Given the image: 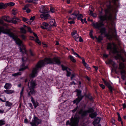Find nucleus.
Returning a JSON list of instances; mask_svg holds the SVG:
<instances>
[{"instance_id": "obj_1", "label": "nucleus", "mask_w": 126, "mask_h": 126, "mask_svg": "<svg viewBox=\"0 0 126 126\" xmlns=\"http://www.w3.org/2000/svg\"><path fill=\"white\" fill-rule=\"evenodd\" d=\"M61 62L60 59L57 57H54L52 59L46 58L44 60L39 61L34 67L32 71V73L29 76L31 78H33L37 76L38 72L39 69L44 66L46 64H53L60 65Z\"/></svg>"}, {"instance_id": "obj_2", "label": "nucleus", "mask_w": 126, "mask_h": 126, "mask_svg": "<svg viewBox=\"0 0 126 126\" xmlns=\"http://www.w3.org/2000/svg\"><path fill=\"white\" fill-rule=\"evenodd\" d=\"M111 3V2L110 1L107 2L106 4L107 8L105 10V15L103 16L100 15L99 16L100 20L96 23H93V25L94 27L102 30L103 32H105L106 29L103 27L104 24L103 21L107 19L108 17L107 15L109 14L110 10L112 9Z\"/></svg>"}, {"instance_id": "obj_3", "label": "nucleus", "mask_w": 126, "mask_h": 126, "mask_svg": "<svg viewBox=\"0 0 126 126\" xmlns=\"http://www.w3.org/2000/svg\"><path fill=\"white\" fill-rule=\"evenodd\" d=\"M37 85L36 81L33 79L31 80L28 82V88L27 91L28 93V96H31V95H34L36 93V91L34 90Z\"/></svg>"}, {"instance_id": "obj_4", "label": "nucleus", "mask_w": 126, "mask_h": 126, "mask_svg": "<svg viewBox=\"0 0 126 126\" xmlns=\"http://www.w3.org/2000/svg\"><path fill=\"white\" fill-rule=\"evenodd\" d=\"M94 111L93 108H90L87 110H84L83 109H80L79 111H77V112L82 118H83L86 116L88 115V113L93 112Z\"/></svg>"}, {"instance_id": "obj_5", "label": "nucleus", "mask_w": 126, "mask_h": 126, "mask_svg": "<svg viewBox=\"0 0 126 126\" xmlns=\"http://www.w3.org/2000/svg\"><path fill=\"white\" fill-rule=\"evenodd\" d=\"M101 35L104 34L105 36H106L107 38L109 40H111L112 38H114L115 40L119 41V37L117 36L116 32H111V33H106V32H102Z\"/></svg>"}, {"instance_id": "obj_6", "label": "nucleus", "mask_w": 126, "mask_h": 126, "mask_svg": "<svg viewBox=\"0 0 126 126\" xmlns=\"http://www.w3.org/2000/svg\"><path fill=\"white\" fill-rule=\"evenodd\" d=\"M70 122L69 120L67 121L66 125H70L71 126H78V124L79 122V119L76 116L73 117L72 116L71 118Z\"/></svg>"}, {"instance_id": "obj_7", "label": "nucleus", "mask_w": 126, "mask_h": 126, "mask_svg": "<svg viewBox=\"0 0 126 126\" xmlns=\"http://www.w3.org/2000/svg\"><path fill=\"white\" fill-rule=\"evenodd\" d=\"M0 24L6 27L5 28L3 26H0V32H12L13 31L12 29H9L7 27V25L2 19H0Z\"/></svg>"}, {"instance_id": "obj_8", "label": "nucleus", "mask_w": 126, "mask_h": 126, "mask_svg": "<svg viewBox=\"0 0 126 126\" xmlns=\"http://www.w3.org/2000/svg\"><path fill=\"white\" fill-rule=\"evenodd\" d=\"M41 123L40 120L37 117L34 116V117L33 119L32 122H30V124L31 125H38Z\"/></svg>"}, {"instance_id": "obj_9", "label": "nucleus", "mask_w": 126, "mask_h": 126, "mask_svg": "<svg viewBox=\"0 0 126 126\" xmlns=\"http://www.w3.org/2000/svg\"><path fill=\"white\" fill-rule=\"evenodd\" d=\"M71 16H72V18L70 17L68 19H74L77 18L78 19L80 20H81V19L83 17L82 15L81 14H76L75 12L73 13L71 15Z\"/></svg>"}, {"instance_id": "obj_10", "label": "nucleus", "mask_w": 126, "mask_h": 126, "mask_svg": "<svg viewBox=\"0 0 126 126\" xmlns=\"http://www.w3.org/2000/svg\"><path fill=\"white\" fill-rule=\"evenodd\" d=\"M41 27L43 29H46L47 31H50L51 29V27L47 23L45 22L43 23Z\"/></svg>"}, {"instance_id": "obj_11", "label": "nucleus", "mask_w": 126, "mask_h": 126, "mask_svg": "<svg viewBox=\"0 0 126 126\" xmlns=\"http://www.w3.org/2000/svg\"><path fill=\"white\" fill-rule=\"evenodd\" d=\"M112 52L113 54L117 53V55L115 56V59H117L121 57V55L120 54H118V51L117 50L116 47H114L112 49H111Z\"/></svg>"}, {"instance_id": "obj_12", "label": "nucleus", "mask_w": 126, "mask_h": 126, "mask_svg": "<svg viewBox=\"0 0 126 126\" xmlns=\"http://www.w3.org/2000/svg\"><path fill=\"white\" fill-rule=\"evenodd\" d=\"M49 11L47 7L45 5H42L41 6L40 11L42 13H47Z\"/></svg>"}, {"instance_id": "obj_13", "label": "nucleus", "mask_w": 126, "mask_h": 126, "mask_svg": "<svg viewBox=\"0 0 126 126\" xmlns=\"http://www.w3.org/2000/svg\"><path fill=\"white\" fill-rule=\"evenodd\" d=\"M23 27L20 28V30L21 31H23V32H32L31 29L29 27L25 25H23Z\"/></svg>"}, {"instance_id": "obj_14", "label": "nucleus", "mask_w": 126, "mask_h": 126, "mask_svg": "<svg viewBox=\"0 0 126 126\" xmlns=\"http://www.w3.org/2000/svg\"><path fill=\"white\" fill-rule=\"evenodd\" d=\"M115 24L113 22H112L110 25V27H109L108 29L111 32H116V30L115 27Z\"/></svg>"}, {"instance_id": "obj_15", "label": "nucleus", "mask_w": 126, "mask_h": 126, "mask_svg": "<svg viewBox=\"0 0 126 126\" xmlns=\"http://www.w3.org/2000/svg\"><path fill=\"white\" fill-rule=\"evenodd\" d=\"M31 95V96H29V97L30 96L31 98V101L32 103L35 108L37 107L38 106V103L37 101L35 102L33 97Z\"/></svg>"}, {"instance_id": "obj_16", "label": "nucleus", "mask_w": 126, "mask_h": 126, "mask_svg": "<svg viewBox=\"0 0 126 126\" xmlns=\"http://www.w3.org/2000/svg\"><path fill=\"white\" fill-rule=\"evenodd\" d=\"M71 35L76 41H77V39L79 38V36L76 32H72Z\"/></svg>"}, {"instance_id": "obj_17", "label": "nucleus", "mask_w": 126, "mask_h": 126, "mask_svg": "<svg viewBox=\"0 0 126 126\" xmlns=\"http://www.w3.org/2000/svg\"><path fill=\"white\" fill-rule=\"evenodd\" d=\"M104 84L109 89L110 93H112V88L110 84L107 81L106 82H104Z\"/></svg>"}, {"instance_id": "obj_18", "label": "nucleus", "mask_w": 126, "mask_h": 126, "mask_svg": "<svg viewBox=\"0 0 126 126\" xmlns=\"http://www.w3.org/2000/svg\"><path fill=\"white\" fill-rule=\"evenodd\" d=\"M82 98H82V97H78L76 98L75 100L73 101V103L74 104L76 103V105H77L81 100L82 99Z\"/></svg>"}, {"instance_id": "obj_19", "label": "nucleus", "mask_w": 126, "mask_h": 126, "mask_svg": "<svg viewBox=\"0 0 126 126\" xmlns=\"http://www.w3.org/2000/svg\"><path fill=\"white\" fill-rule=\"evenodd\" d=\"M11 22H12L14 23L15 24L17 22H19L20 21V20L17 17H14L12 18V20H11Z\"/></svg>"}, {"instance_id": "obj_20", "label": "nucleus", "mask_w": 126, "mask_h": 126, "mask_svg": "<svg viewBox=\"0 0 126 126\" xmlns=\"http://www.w3.org/2000/svg\"><path fill=\"white\" fill-rule=\"evenodd\" d=\"M82 63L83 64L84 66L86 68L88 69H90V67H89L88 65L85 62L84 58H82Z\"/></svg>"}, {"instance_id": "obj_21", "label": "nucleus", "mask_w": 126, "mask_h": 126, "mask_svg": "<svg viewBox=\"0 0 126 126\" xmlns=\"http://www.w3.org/2000/svg\"><path fill=\"white\" fill-rule=\"evenodd\" d=\"M2 19L7 22H11V21L9 19V17L8 16H3L2 17Z\"/></svg>"}, {"instance_id": "obj_22", "label": "nucleus", "mask_w": 126, "mask_h": 126, "mask_svg": "<svg viewBox=\"0 0 126 126\" xmlns=\"http://www.w3.org/2000/svg\"><path fill=\"white\" fill-rule=\"evenodd\" d=\"M50 24L52 26H56V24L55 22V20L54 19H51L50 21Z\"/></svg>"}, {"instance_id": "obj_23", "label": "nucleus", "mask_w": 126, "mask_h": 126, "mask_svg": "<svg viewBox=\"0 0 126 126\" xmlns=\"http://www.w3.org/2000/svg\"><path fill=\"white\" fill-rule=\"evenodd\" d=\"M24 65L25 64L24 63H23L21 66V67H21V68L19 69V71H22L28 68L27 66H24Z\"/></svg>"}, {"instance_id": "obj_24", "label": "nucleus", "mask_w": 126, "mask_h": 126, "mask_svg": "<svg viewBox=\"0 0 126 126\" xmlns=\"http://www.w3.org/2000/svg\"><path fill=\"white\" fill-rule=\"evenodd\" d=\"M76 91L77 93V96H78V97H82L83 98V96L81 95V91L79 90L78 89H76Z\"/></svg>"}, {"instance_id": "obj_25", "label": "nucleus", "mask_w": 126, "mask_h": 126, "mask_svg": "<svg viewBox=\"0 0 126 126\" xmlns=\"http://www.w3.org/2000/svg\"><path fill=\"white\" fill-rule=\"evenodd\" d=\"M12 86L11 84L10 83H6L4 86V88L6 89H10Z\"/></svg>"}, {"instance_id": "obj_26", "label": "nucleus", "mask_w": 126, "mask_h": 126, "mask_svg": "<svg viewBox=\"0 0 126 126\" xmlns=\"http://www.w3.org/2000/svg\"><path fill=\"white\" fill-rule=\"evenodd\" d=\"M6 98L4 95H0V101L2 102H5L6 101Z\"/></svg>"}, {"instance_id": "obj_27", "label": "nucleus", "mask_w": 126, "mask_h": 126, "mask_svg": "<svg viewBox=\"0 0 126 126\" xmlns=\"http://www.w3.org/2000/svg\"><path fill=\"white\" fill-rule=\"evenodd\" d=\"M100 122V120L99 119H96L94 121V126H96L97 124L99 123Z\"/></svg>"}, {"instance_id": "obj_28", "label": "nucleus", "mask_w": 126, "mask_h": 126, "mask_svg": "<svg viewBox=\"0 0 126 126\" xmlns=\"http://www.w3.org/2000/svg\"><path fill=\"white\" fill-rule=\"evenodd\" d=\"M7 7L6 3L4 4L3 3L1 2L0 3V9L5 8Z\"/></svg>"}, {"instance_id": "obj_29", "label": "nucleus", "mask_w": 126, "mask_h": 126, "mask_svg": "<svg viewBox=\"0 0 126 126\" xmlns=\"http://www.w3.org/2000/svg\"><path fill=\"white\" fill-rule=\"evenodd\" d=\"M95 37L97 40V42H101L103 39V37L101 35L99 36L98 38L96 37L95 36Z\"/></svg>"}, {"instance_id": "obj_30", "label": "nucleus", "mask_w": 126, "mask_h": 126, "mask_svg": "<svg viewBox=\"0 0 126 126\" xmlns=\"http://www.w3.org/2000/svg\"><path fill=\"white\" fill-rule=\"evenodd\" d=\"M4 92L7 94H10L14 93V91L13 90H4Z\"/></svg>"}, {"instance_id": "obj_31", "label": "nucleus", "mask_w": 126, "mask_h": 126, "mask_svg": "<svg viewBox=\"0 0 126 126\" xmlns=\"http://www.w3.org/2000/svg\"><path fill=\"white\" fill-rule=\"evenodd\" d=\"M97 115V113L96 112H94L89 114V116L92 118H93L96 117Z\"/></svg>"}, {"instance_id": "obj_32", "label": "nucleus", "mask_w": 126, "mask_h": 126, "mask_svg": "<svg viewBox=\"0 0 126 126\" xmlns=\"http://www.w3.org/2000/svg\"><path fill=\"white\" fill-rule=\"evenodd\" d=\"M5 106H6L10 107L13 105L12 103H11L8 101H6Z\"/></svg>"}, {"instance_id": "obj_33", "label": "nucleus", "mask_w": 126, "mask_h": 126, "mask_svg": "<svg viewBox=\"0 0 126 126\" xmlns=\"http://www.w3.org/2000/svg\"><path fill=\"white\" fill-rule=\"evenodd\" d=\"M18 12L17 10L16 9H14L12 10V14L14 15H16Z\"/></svg>"}, {"instance_id": "obj_34", "label": "nucleus", "mask_w": 126, "mask_h": 126, "mask_svg": "<svg viewBox=\"0 0 126 126\" xmlns=\"http://www.w3.org/2000/svg\"><path fill=\"white\" fill-rule=\"evenodd\" d=\"M69 58L73 62L75 63L76 62V60L73 56L69 55Z\"/></svg>"}, {"instance_id": "obj_35", "label": "nucleus", "mask_w": 126, "mask_h": 126, "mask_svg": "<svg viewBox=\"0 0 126 126\" xmlns=\"http://www.w3.org/2000/svg\"><path fill=\"white\" fill-rule=\"evenodd\" d=\"M21 75V72H18L16 73L13 74H12V76L14 77H17L18 76L20 75Z\"/></svg>"}, {"instance_id": "obj_36", "label": "nucleus", "mask_w": 126, "mask_h": 126, "mask_svg": "<svg viewBox=\"0 0 126 126\" xmlns=\"http://www.w3.org/2000/svg\"><path fill=\"white\" fill-rule=\"evenodd\" d=\"M22 20L26 22L29 24H30V22H29V19H28L26 18L23 17Z\"/></svg>"}, {"instance_id": "obj_37", "label": "nucleus", "mask_w": 126, "mask_h": 126, "mask_svg": "<svg viewBox=\"0 0 126 126\" xmlns=\"http://www.w3.org/2000/svg\"><path fill=\"white\" fill-rule=\"evenodd\" d=\"M91 8H92V6H90L89 7V11H90V15L91 16H93V11H94V10H91Z\"/></svg>"}, {"instance_id": "obj_38", "label": "nucleus", "mask_w": 126, "mask_h": 126, "mask_svg": "<svg viewBox=\"0 0 126 126\" xmlns=\"http://www.w3.org/2000/svg\"><path fill=\"white\" fill-rule=\"evenodd\" d=\"M35 16H33L31 17L30 19H29V21L30 22V24H31V22L33 21L35 19Z\"/></svg>"}, {"instance_id": "obj_39", "label": "nucleus", "mask_w": 126, "mask_h": 126, "mask_svg": "<svg viewBox=\"0 0 126 126\" xmlns=\"http://www.w3.org/2000/svg\"><path fill=\"white\" fill-rule=\"evenodd\" d=\"M6 4L7 7V6H13L15 5V3L14 2H10L9 3H6Z\"/></svg>"}, {"instance_id": "obj_40", "label": "nucleus", "mask_w": 126, "mask_h": 126, "mask_svg": "<svg viewBox=\"0 0 126 126\" xmlns=\"http://www.w3.org/2000/svg\"><path fill=\"white\" fill-rule=\"evenodd\" d=\"M5 124V121L2 120H0V126H2Z\"/></svg>"}, {"instance_id": "obj_41", "label": "nucleus", "mask_w": 126, "mask_h": 126, "mask_svg": "<svg viewBox=\"0 0 126 126\" xmlns=\"http://www.w3.org/2000/svg\"><path fill=\"white\" fill-rule=\"evenodd\" d=\"M62 67V70L63 71L66 70V71L67 70V69L68 68V67H67L65 66H64L63 65H61Z\"/></svg>"}, {"instance_id": "obj_42", "label": "nucleus", "mask_w": 126, "mask_h": 126, "mask_svg": "<svg viewBox=\"0 0 126 126\" xmlns=\"http://www.w3.org/2000/svg\"><path fill=\"white\" fill-rule=\"evenodd\" d=\"M111 48L112 46L111 44L110 43H108L107 46V49L111 50Z\"/></svg>"}, {"instance_id": "obj_43", "label": "nucleus", "mask_w": 126, "mask_h": 126, "mask_svg": "<svg viewBox=\"0 0 126 126\" xmlns=\"http://www.w3.org/2000/svg\"><path fill=\"white\" fill-rule=\"evenodd\" d=\"M124 68V64L122 63H120L119 64V69H123Z\"/></svg>"}, {"instance_id": "obj_44", "label": "nucleus", "mask_w": 126, "mask_h": 126, "mask_svg": "<svg viewBox=\"0 0 126 126\" xmlns=\"http://www.w3.org/2000/svg\"><path fill=\"white\" fill-rule=\"evenodd\" d=\"M50 18V15L48 14L45 15V17L44 18V19H47Z\"/></svg>"}, {"instance_id": "obj_45", "label": "nucleus", "mask_w": 126, "mask_h": 126, "mask_svg": "<svg viewBox=\"0 0 126 126\" xmlns=\"http://www.w3.org/2000/svg\"><path fill=\"white\" fill-rule=\"evenodd\" d=\"M35 42H36L38 43L39 45H41V42L38 39V37L36 38L35 40Z\"/></svg>"}, {"instance_id": "obj_46", "label": "nucleus", "mask_w": 126, "mask_h": 126, "mask_svg": "<svg viewBox=\"0 0 126 126\" xmlns=\"http://www.w3.org/2000/svg\"><path fill=\"white\" fill-rule=\"evenodd\" d=\"M78 108V106H77L74 110H72V112L73 113H74L77 110Z\"/></svg>"}, {"instance_id": "obj_47", "label": "nucleus", "mask_w": 126, "mask_h": 126, "mask_svg": "<svg viewBox=\"0 0 126 126\" xmlns=\"http://www.w3.org/2000/svg\"><path fill=\"white\" fill-rule=\"evenodd\" d=\"M92 32H90L89 33V35L90 37L93 39H94V37L93 36Z\"/></svg>"}, {"instance_id": "obj_48", "label": "nucleus", "mask_w": 126, "mask_h": 126, "mask_svg": "<svg viewBox=\"0 0 126 126\" xmlns=\"http://www.w3.org/2000/svg\"><path fill=\"white\" fill-rule=\"evenodd\" d=\"M67 74H66V76L67 77H69L71 75V72L68 71V70H67Z\"/></svg>"}, {"instance_id": "obj_49", "label": "nucleus", "mask_w": 126, "mask_h": 126, "mask_svg": "<svg viewBox=\"0 0 126 126\" xmlns=\"http://www.w3.org/2000/svg\"><path fill=\"white\" fill-rule=\"evenodd\" d=\"M50 11L52 13H54L55 11V10L54 8L52 7H51L50 8Z\"/></svg>"}, {"instance_id": "obj_50", "label": "nucleus", "mask_w": 126, "mask_h": 126, "mask_svg": "<svg viewBox=\"0 0 126 126\" xmlns=\"http://www.w3.org/2000/svg\"><path fill=\"white\" fill-rule=\"evenodd\" d=\"M28 5H26L23 8V10H25L26 9H28Z\"/></svg>"}, {"instance_id": "obj_51", "label": "nucleus", "mask_w": 126, "mask_h": 126, "mask_svg": "<svg viewBox=\"0 0 126 126\" xmlns=\"http://www.w3.org/2000/svg\"><path fill=\"white\" fill-rule=\"evenodd\" d=\"M20 37L23 40H24L26 39V36L23 34L21 35H20Z\"/></svg>"}, {"instance_id": "obj_52", "label": "nucleus", "mask_w": 126, "mask_h": 126, "mask_svg": "<svg viewBox=\"0 0 126 126\" xmlns=\"http://www.w3.org/2000/svg\"><path fill=\"white\" fill-rule=\"evenodd\" d=\"M122 70L120 72L121 75H123V74H125V70L122 69Z\"/></svg>"}, {"instance_id": "obj_53", "label": "nucleus", "mask_w": 126, "mask_h": 126, "mask_svg": "<svg viewBox=\"0 0 126 126\" xmlns=\"http://www.w3.org/2000/svg\"><path fill=\"white\" fill-rule=\"evenodd\" d=\"M99 85L103 89H105V86L103 85L102 84H99Z\"/></svg>"}, {"instance_id": "obj_54", "label": "nucleus", "mask_w": 126, "mask_h": 126, "mask_svg": "<svg viewBox=\"0 0 126 126\" xmlns=\"http://www.w3.org/2000/svg\"><path fill=\"white\" fill-rule=\"evenodd\" d=\"M88 98L91 101H92L93 100V99L92 97L90 96H89L88 97Z\"/></svg>"}, {"instance_id": "obj_55", "label": "nucleus", "mask_w": 126, "mask_h": 126, "mask_svg": "<svg viewBox=\"0 0 126 126\" xmlns=\"http://www.w3.org/2000/svg\"><path fill=\"white\" fill-rule=\"evenodd\" d=\"M29 106L31 107V108L32 109H33V107L32 104L31 103H29Z\"/></svg>"}, {"instance_id": "obj_56", "label": "nucleus", "mask_w": 126, "mask_h": 126, "mask_svg": "<svg viewBox=\"0 0 126 126\" xmlns=\"http://www.w3.org/2000/svg\"><path fill=\"white\" fill-rule=\"evenodd\" d=\"M68 23L71 24H73L75 22L74 21L72 20L71 21H68Z\"/></svg>"}, {"instance_id": "obj_57", "label": "nucleus", "mask_w": 126, "mask_h": 126, "mask_svg": "<svg viewBox=\"0 0 126 126\" xmlns=\"http://www.w3.org/2000/svg\"><path fill=\"white\" fill-rule=\"evenodd\" d=\"M83 21H84V22H86V19L84 18V19H81V21L82 22V23H84V22H83Z\"/></svg>"}, {"instance_id": "obj_58", "label": "nucleus", "mask_w": 126, "mask_h": 126, "mask_svg": "<svg viewBox=\"0 0 126 126\" xmlns=\"http://www.w3.org/2000/svg\"><path fill=\"white\" fill-rule=\"evenodd\" d=\"M79 41L81 42H83V40L80 36L79 37Z\"/></svg>"}, {"instance_id": "obj_59", "label": "nucleus", "mask_w": 126, "mask_h": 126, "mask_svg": "<svg viewBox=\"0 0 126 126\" xmlns=\"http://www.w3.org/2000/svg\"><path fill=\"white\" fill-rule=\"evenodd\" d=\"M45 15L44 14H42L40 15V17L41 18H43L44 19V18L45 17Z\"/></svg>"}, {"instance_id": "obj_60", "label": "nucleus", "mask_w": 126, "mask_h": 126, "mask_svg": "<svg viewBox=\"0 0 126 126\" xmlns=\"http://www.w3.org/2000/svg\"><path fill=\"white\" fill-rule=\"evenodd\" d=\"M25 10H26V12L28 13H29L31 11L29 9H28Z\"/></svg>"}, {"instance_id": "obj_61", "label": "nucleus", "mask_w": 126, "mask_h": 126, "mask_svg": "<svg viewBox=\"0 0 126 126\" xmlns=\"http://www.w3.org/2000/svg\"><path fill=\"white\" fill-rule=\"evenodd\" d=\"M23 90H24V87H23L22 88V89L21 90V92L20 93L21 95H22L23 94Z\"/></svg>"}, {"instance_id": "obj_62", "label": "nucleus", "mask_w": 126, "mask_h": 126, "mask_svg": "<svg viewBox=\"0 0 126 126\" xmlns=\"http://www.w3.org/2000/svg\"><path fill=\"white\" fill-rule=\"evenodd\" d=\"M118 121H122L121 118L120 116H119L118 117Z\"/></svg>"}, {"instance_id": "obj_63", "label": "nucleus", "mask_w": 126, "mask_h": 126, "mask_svg": "<svg viewBox=\"0 0 126 126\" xmlns=\"http://www.w3.org/2000/svg\"><path fill=\"white\" fill-rule=\"evenodd\" d=\"M85 78H86V79L87 80L89 81V82L90 81V79L89 77L88 76H86V77Z\"/></svg>"}, {"instance_id": "obj_64", "label": "nucleus", "mask_w": 126, "mask_h": 126, "mask_svg": "<svg viewBox=\"0 0 126 126\" xmlns=\"http://www.w3.org/2000/svg\"><path fill=\"white\" fill-rule=\"evenodd\" d=\"M121 78L123 80H124L125 79V75H122Z\"/></svg>"}]
</instances>
